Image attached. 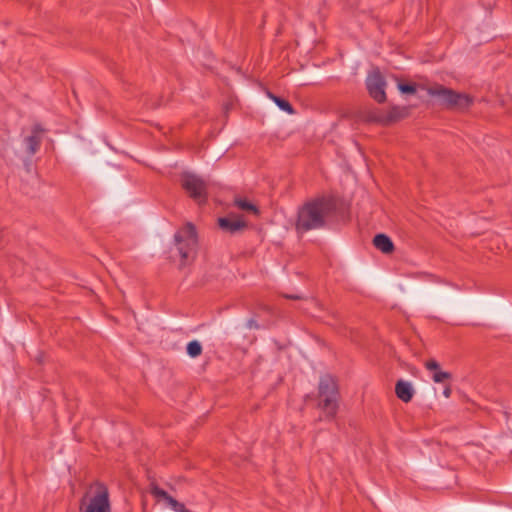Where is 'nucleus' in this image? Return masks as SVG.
Segmentation results:
<instances>
[{"label": "nucleus", "instance_id": "412c9836", "mask_svg": "<svg viewBox=\"0 0 512 512\" xmlns=\"http://www.w3.org/2000/svg\"><path fill=\"white\" fill-rule=\"evenodd\" d=\"M451 394H452L451 385L449 383H445V387H444V390H443L444 397L445 398H450Z\"/></svg>", "mask_w": 512, "mask_h": 512}, {"label": "nucleus", "instance_id": "6ab92c4d", "mask_svg": "<svg viewBox=\"0 0 512 512\" xmlns=\"http://www.w3.org/2000/svg\"><path fill=\"white\" fill-rule=\"evenodd\" d=\"M150 493L158 500L162 501L163 499L167 498L168 493L164 491L163 489L159 488L157 485L152 484L150 487Z\"/></svg>", "mask_w": 512, "mask_h": 512}, {"label": "nucleus", "instance_id": "f8f14e48", "mask_svg": "<svg viewBox=\"0 0 512 512\" xmlns=\"http://www.w3.org/2000/svg\"><path fill=\"white\" fill-rule=\"evenodd\" d=\"M396 396L403 402L408 403L412 400L414 389L408 381L399 380L395 385Z\"/></svg>", "mask_w": 512, "mask_h": 512}, {"label": "nucleus", "instance_id": "dca6fc26", "mask_svg": "<svg viewBox=\"0 0 512 512\" xmlns=\"http://www.w3.org/2000/svg\"><path fill=\"white\" fill-rule=\"evenodd\" d=\"M162 501L165 502V504L170 507L175 512H190L188 509L185 508L184 504L178 502L176 499L171 497L169 494L167 498L163 499Z\"/></svg>", "mask_w": 512, "mask_h": 512}, {"label": "nucleus", "instance_id": "39448f33", "mask_svg": "<svg viewBox=\"0 0 512 512\" xmlns=\"http://www.w3.org/2000/svg\"><path fill=\"white\" fill-rule=\"evenodd\" d=\"M183 189L198 203H204L207 199V184L199 176L192 173H183L181 176Z\"/></svg>", "mask_w": 512, "mask_h": 512}, {"label": "nucleus", "instance_id": "6e6552de", "mask_svg": "<svg viewBox=\"0 0 512 512\" xmlns=\"http://www.w3.org/2000/svg\"><path fill=\"white\" fill-rule=\"evenodd\" d=\"M409 111L406 107L393 106L387 113H378L373 119L382 124H389L405 118Z\"/></svg>", "mask_w": 512, "mask_h": 512}, {"label": "nucleus", "instance_id": "9b49d317", "mask_svg": "<svg viewBox=\"0 0 512 512\" xmlns=\"http://www.w3.org/2000/svg\"><path fill=\"white\" fill-rule=\"evenodd\" d=\"M41 141H42L41 130H39L38 128L33 129L31 135L26 136L24 138V141H23L24 152L28 156L34 155L38 151Z\"/></svg>", "mask_w": 512, "mask_h": 512}, {"label": "nucleus", "instance_id": "ddd939ff", "mask_svg": "<svg viewBox=\"0 0 512 512\" xmlns=\"http://www.w3.org/2000/svg\"><path fill=\"white\" fill-rule=\"evenodd\" d=\"M374 246L383 253H391L394 250L392 240L385 234H377L373 239Z\"/></svg>", "mask_w": 512, "mask_h": 512}, {"label": "nucleus", "instance_id": "4468645a", "mask_svg": "<svg viewBox=\"0 0 512 512\" xmlns=\"http://www.w3.org/2000/svg\"><path fill=\"white\" fill-rule=\"evenodd\" d=\"M234 205L238 209H240L242 211H246V212L251 213L253 215H258L259 214L258 208L252 202L247 200L246 198L236 197L234 199Z\"/></svg>", "mask_w": 512, "mask_h": 512}, {"label": "nucleus", "instance_id": "20e7f679", "mask_svg": "<svg viewBox=\"0 0 512 512\" xmlns=\"http://www.w3.org/2000/svg\"><path fill=\"white\" fill-rule=\"evenodd\" d=\"M427 93L439 98L440 103L450 109L464 110L473 103V99L468 94L458 93L442 85L427 88Z\"/></svg>", "mask_w": 512, "mask_h": 512}, {"label": "nucleus", "instance_id": "1a4fd4ad", "mask_svg": "<svg viewBox=\"0 0 512 512\" xmlns=\"http://www.w3.org/2000/svg\"><path fill=\"white\" fill-rule=\"evenodd\" d=\"M218 224L224 231L235 233L246 226L244 219L235 214H229L227 217L219 218Z\"/></svg>", "mask_w": 512, "mask_h": 512}, {"label": "nucleus", "instance_id": "a211bd4d", "mask_svg": "<svg viewBox=\"0 0 512 512\" xmlns=\"http://www.w3.org/2000/svg\"><path fill=\"white\" fill-rule=\"evenodd\" d=\"M187 353L190 357L196 358L202 353V346L197 340H193L187 344Z\"/></svg>", "mask_w": 512, "mask_h": 512}, {"label": "nucleus", "instance_id": "2eb2a0df", "mask_svg": "<svg viewBox=\"0 0 512 512\" xmlns=\"http://www.w3.org/2000/svg\"><path fill=\"white\" fill-rule=\"evenodd\" d=\"M268 97H269L270 99H272V100L275 102V104H276V105H277L281 110H283V111H285V112H287V113H289V114H292V113L294 112L293 107L291 106V104H290L288 101H286V100H284V99H282V98H279V97H277V96L273 95V94H272V93H270V92L268 93Z\"/></svg>", "mask_w": 512, "mask_h": 512}, {"label": "nucleus", "instance_id": "423d86ee", "mask_svg": "<svg viewBox=\"0 0 512 512\" xmlns=\"http://www.w3.org/2000/svg\"><path fill=\"white\" fill-rule=\"evenodd\" d=\"M81 512H110V502L108 491L104 486L98 485L96 494L87 499L83 497L80 503Z\"/></svg>", "mask_w": 512, "mask_h": 512}, {"label": "nucleus", "instance_id": "aec40b11", "mask_svg": "<svg viewBox=\"0 0 512 512\" xmlns=\"http://www.w3.org/2000/svg\"><path fill=\"white\" fill-rule=\"evenodd\" d=\"M398 89L402 92V93H409V94H412V93H415L416 92V87L414 85H411V84H403V83H400L398 84Z\"/></svg>", "mask_w": 512, "mask_h": 512}, {"label": "nucleus", "instance_id": "f03ea898", "mask_svg": "<svg viewBox=\"0 0 512 512\" xmlns=\"http://www.w3.org/2000/svg\"><path fill=\"white\" fill-rule=\"evenodd\" d=\"M197 242L195 227L191 223H187L175 233L174 245L180 257V266H185L188 262L193 260Z\"/></svg>", "mask_w": 512, "mask_h": 512}, {"label": "nucleus", "instance_id": "0eeeda50", "mask_svg": "<svg viewBox=\"0 0 512 512\" xmlns=\"http://www.w3.org/2000/svg\"><path fill=\"white\" fill-rule=\"evenodd\" d=\"M366 86L369 95L379 103L386 100L385 87L386 82L378 69H373L367 76Z\"/></svg>", "mask_w": 512, "mask_h": 512}, {"label": "nucleus", "instance_id": "7ed1b4c3", "mask_svg": "<svg viewBox=\"0 0 512 512\" xmlns=\"http://www.w3.org/2000/svg\"><path fill=\"white\" fill-rule=\"evenodd\" d=\"M318 406L329 419L334 418L338 410V387L331 375H324L319 382Z\"/></svg>", "mask_w": 512, "mask_h": 512}, {"label": "nucleus", "instance_id": "f257e3e1", "mask_svg": "<svg viewBox=\"0 0 512 512\" xmlns=\"http://www.w3.org/2000/svg\"><path fill=\"white\" fill-rule=\"evenodd\" d=\"M334 208L331 197L321 196L307 201L299 208L296 220V230L299 233L320 229L325 224L326 217Z\"/></svg>", "mask_w": 512, "mask_h": 512}, {"label": "nucleus", "instance_id": "9d476101", "mask_svg": "<svg viewBox=\"0 0 512 512\" xmlns=\"http://www.w3.org/2000/svg\"><path fill=\"white\" fill-rule=\"evenodd\" d=\"M425 368L432 372V380L435 383L445 384L452 379V374L447 371H443L440 364L435 359H429L425 362Z\"/></svg>", "mask_w": 512, "mask_h": 512}, {"label": "nucleus", "instance_id": "f3484780", "mask_svg": "<svg viewBox=\"0 0 512 512\" xmlns=\"http://www.w3.org/2000/svg\"><path fill=\"white\" fill-rule=\"evenodd\" d=\"M162 501L165 502V504L170 507L175 512H190L188 509L185 508L184 504L178 502L176 499L171 497L169 494L167 498L163 499Z\"/></svg>", "mask_w": 512, "mask_h": 512}]
</instances>
